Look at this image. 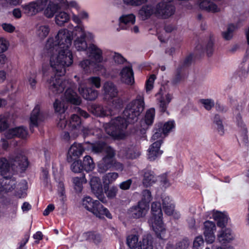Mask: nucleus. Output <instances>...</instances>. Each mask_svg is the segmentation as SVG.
<instances>
[{
  "mask_svg": "<svg viewBox=\"0 0 249 249\" xmlns=\"http://www.w3.org/2000/svg\"><path fill=\"white\" fill-rule=\"evenodd\" d=\"M73 34L76 36L73 45L77 51L88 50L86 36L90 39L94 37L91 33L85 31L83 25H80L76 26L73 32L66 28L60 29L54 36H50L46 42L45 51L49 58V65L58 75H64L66 68L71 66L73 63V55L70 49Z\"/></svg>",
  "mask_w": 249,
  "mask_h": 249,
  "instance_id": "f257e3e1",
  "label": "nucleus"
},
{
  "mask_svg": "<svg viewBox=\"0 0 249 249\" xmlns=\"http://www.w3.org/2000/svg\"><path fill=\"white\" fill-rule=\"evenodd\" d=\"M49 89L54 94L62 93L65 89H67L64 94V98L66 102L75 105L81 103V99L74 91L73 88L75 84L71 80L63 79L58 76H52L47 81Z\"/></svg>",
  "mask_w": 249,
  "mask_h": 249,
  "instance_id": "f03ea898",
  "label": "nucleus"
},
{
  "mask_svg": "<svg viewBox=\"0 0 249 249\" xmlns=\"http://www.w3.org/2000/svg\"><path fill=\"white\" fill-rule=\"evenodd\" d=\"M10 162L11 166L5 158H0V175L4 177L7 173H10L11 169L15 170L16 168L24 171L28 165L26 157L21 152L14 156L11 159Z\"/></svg>",
  "mask_w": 249,
  "mask_h": 249,
  "instance_id": "7ed1b4c3",
  "label": "nucleus"
},
{
  "mask_svg": "<svg viewBox=\"0 0 249 249\" xmlns=\"http://www.w3.org/2000/svg\"><path fill=\"white\" fill-rule=\"evenodd\" d=\"M151 212L152 216L149 220V223L157 236L163 239L165 237V230L162 223V213L160 202H154L152 203Z\"/></svg>",
  "mask_w": 249,
  "mask_h": 249,
  "instance_id": "20e7f679",
  "label": "nucleus"
},
{
  "mask_svg": "<svg viewBox=\"0 0 249 249\" xmlns=\"http://www.w3.org/2000/svg\"><path fill=\"white\" fill-rule=\"evenodd\" d=\"M128 123L123 117L119 116L114 118L108 123L105 124V129L109 135L117 139L124 137Z\"/></svg>",
  "mask_w": 249,
  "mask_h": 249,
  "instance_id": "39448f33",
  "label": "nucleus"
},
{
  "mask_svg": "<svg viewBox=\"0 0 249 249\" xmlns=\"http://www.w3.org/2000/svg\"><path fill=\"white\" fill-rule=\"evenodd\" d=\"M82 205L97 217L102 218L105 215L109 219L112 218V215L107 208L104 207L99 201L93 200L89 196H87L83 198Z\"/></svg>",
  "mask_w": 249,
  "mask_h": 249,
  "instance_id": "423d86ee",
  "label": "nucleus"
},
{
  "mask_svg": "<svg viewBox=\"0 0 249 249\" xmlns=\"http://www.w3.org/2000/svg\"><path fill=\"white\" fill-rule=\"evenodd\" d=\"M126 244L131 249H153L151 237L148 235L143 236L141 243L139 242L138 235L130 234L127 237Z\"/></svg>",
  "mask_w": 249,
  "mask_h": 249,
  "instance_id": "0eeeda50",
  "label": "nucleus"
},
{
  "mask_svg": "<svg viewBox=\"0 0 249 249\" xmlns=\"http://www.w3.org/2000/svg\"><path fill=\"white\" fill-rule=\"evenodd\" d=\"M48 0H35L21 6L23 13L28 16H34L42 12Z\"/></svg>",
  "mask_w": 249,
  "mask_h": 249,
  "instance_id": "6e6552de",
  "label": "nucleus"
},
{
  "mask_svg": "<svg viewBox=\"0 0 249 249\" xmlns=\"http://www.w3.org/2000/svg\"><path fill=\"white\" fill-rule=\"evenodd\" d=\"M155 16L161 18H168L173 16L176 11L174 5L167 2H160L155 6Z\"/></svg>",
  "mask_w": 249,
  "mask_h": 249,
  "instance_id": "1a4fd4ad",
  "label": "nucleus"
},
{
  "mask_svg": "<svg viewBox=\"0 0 249 249\" xmlns=\"http://www.w3.org/2000/svg\"><path fill=\"white\" fill-rule=\"evenodd\" d=\"M241 107L234 111V114L235 116V119L238 125L240 127V135L239 136L238 141L240 146L248 149L249 147V140L247 135V130L245 127V125L242 122V117L240 113Z\"/></svg>",
  "mask_w": 249,
  "mask_h": 249,
  "instance_id": "9d476101",
  "label": "nucleus"
},
{
  "mask_svg": "<svg viewBox=\"0 0 249 249\" xmlns=\"http://www.w3.org/2000/svg\"><path fill=\"white\" fill-rule=\"evenodd\" d=\"M87 51L88 56L93 58L95 61L94 65L96 71L102 70L103 66L99 63H102L104 61L102 50L96 45L90 43L89 44Z\"/></svg>",
  "mask_w": 249,
  "mask_h": 249,
  "instance_id": "9b49d317",
  "label": "nucleus"
},
{
  "mask_svg": "<svg viewBox=\"0 0 249 249\" xmlns=\"http://www.w3.org/2000/svg\"><path fill=\"white\" fill-rule=\"evenodd\" d=\"M105 156L98 163V167L99 172L104 173L110 168L115 160L114 159L115 155V152L112 147H107L106 149Z\"/></svg>",
  "mask_w": 249,
  "mask_h": 249,
  "instance_id": "f8f14e48",
  "label": "nucleus"
},
{
  "mask_svg": "<svg viewBox=\"0 0 249 249\" xmlns=\"http://www.w3.org/2000/svg\"><path fill=\"white\" fill-rule=\"evenodd\" d=\"M90 186L92 193L97 198L104 203H107V199L104 196L103 186L99 177L90 175Z\"/></svg>",
  "mask_w": 249,
  "mask_h": 249,
  "instance_id": "ddd939ff",
  "label": "nucleus"
},
{
  "mask_svg": "<svg viewBox=\"0 0 249 249\" xmlns=\"http://www.w3.org/2000/svg\"><path fill=\"white\" fill-rule=\"evenodd\" d=\"M85 148L81 143L74 142L69 148L67 155V160L71 162L79 158L83 153Z\"/></svg>",
  "mask_w": 249,
  "mask_h": 249,
  "instance_id": "4468645a",
  "label": "nucleus"
},
{
  "mask_svg": "<svg viewBox=\"0 0 249 249\" xmlns=\"http://www.w3.org/2000/svg\"><path fill=\"white\" fill-rule=\"evenodd\" d=\"M81 127L82 123L80 118L78 115L72 114L68 124V128L71 133V137L76 138L79 134Z\"/></svg>",
  "mask_w": 249,
  "mask_h": 249,
  "instance_id": "2eb2a0df",
  "label": "nucleus"
},
{
  "mask_svg": "<svg viewBox=\"0 0 249 249\" xmlns=\"http://www.w3.org/2000/svg\"><path fill=\"white\" fill-rule=\"evenodd\" d=\"M235 239V235L233 231L229 229H222L218 231L217 240L221 244L230 243Z\"/></svg>",
  "mask_w": 249,
  "mask_h": 249,
  "instance_id": "dca6fc26",
  "label": "nucleus"
},
{
  "mask_svg": "<svg viewBox=\"0 0 249 249\" xmlns=\"http://www.w3.org/2000/svg\"><path fill=\"white\" fill-rule=\"evenodd\" d=\"M161 145L160 139L153 142L149 146L147 150V159L150 161H154L162 155L163 152L160 149Z\"/></svg>",
  "mask_w": 249,
  "mask_h": 249,
  "instance_id": "f3484780",
  "label": "nucleus"
},
{
  "mask_svg": "<svg viewBox=\"0 0 249 249\" xmlns=\"http://www.w3.org/2000/svg\"><path fill=\"white\" fill-rule=\"evenodd\" d=\"M149 207L142 202H138L137 206L132 207L129 210L130 214L135 218L144 217L148 212Z\"/></svg>",
  "mask_w": 249,
  "mask_h": 249,
  "instance_id": "a211bd4d",
  "label": "nucleus"
},
{
  "mask_svg": "<svg viewBox=\"0 0 249 249\" xmlns=\"http://www.w3.org/2000/svg\"><path fill=\"white\" fill-rule=\"evenodd\" d=\"M79 93L87 100H95L98 96V91L90 88H87L84 85L80 84L78 88Z\"/></svg>",
  "mask_w": 249,
  "mask_h": 249,
  "instance_id": "6ab92c4d",
  "label": "nucleus"
},
{
  "mask_svg": "<svg viewBox=\"0 0 249 249\" xmlns=\"http://www.w3.org/2000/svg\"><path fill=\"white\" fill-rule=\"evenodd\" d=\"M127 107L132 108L136 114L140 115L144 108L143 95L142 94H138L136 98L128 104Z\"/></svg>",
  "mask_w": 249,
  "mask_h": 249,
  "instance_id": "aec40b11",
  "label": "nucleus"
},
{
  "mask_svg": "<svg viewBox=\"0 0 249 249\" xmlns=\"http://www.w3.org/2000/svg\"><path fill=\"white\" fill-rule=\"evenodd\" d=\"M104 99L109 100L115 98L118 94L117 89L115 85L111 82H106L103 85Z\"/></svg>",
  "mask_w": 249,
  "mask_h": 249,
  "instance_id": "412c9836",
  "label": "nucleus"
},
{
  "mask_svg": "<svg viewBox=\"0 0 249 249\" xmlns=\"http://www.w3.org/2000/svg\"><path fill=\"white\" fill-rule=\"evenodd\" d=\"M28 135L26 129L23 126H19L9 129L5 133V137L7 139H12L14 137L25 138Z\"/></svg>",
  "mask_w": 249,
  "mask_h": 249,
  "instance_id": "4be33fe9",
  "label": "nucleus"
},
{
  "mask_svg": "<svg viewBox=\"0 0 249 249\" xmlns=\"http://www.w3.org/2000/svg\"><path fill=\"white\" fill-rule=\"evenodd\" d=\"M121 80L128 85H132L134 82L133 72L131 67L124 68L120 73Z\"/></svg>",
  "mask_w": 249,
  "mask_h": 249,
  "instance_id": "5701e85b",
  "label": "nucleus"
},
{
  "mask_svg": "<svg viewBox=\"0 0 249 249\" xmlns=\"http://www.w3.org/2000/svg\"><path fill=\"white\" fill-rule=\"evenodd\" d=\"M51 28L47 24H38L36 26L35 35L40 40H44L49 35Z\"/></svg>",
  "mask_w": 249,
  "mask_h": 249,
  "instance_id": "b1692460",
  "label": "nucleus"
},
{
  "mask_svg": "<svg viewBox=\"0 0 249 249\" xmlns=\"http://www.w3.org/2000/svg\"><path fill=\"white\" fill-rule=\"evenodd\" d=\"M162 201V207L165 213L168 215H171L175 211V205L173 200L168 196H163Z\"/></svg>",
  "mask_w": 249,
  "mask_h": 249,
  "instance_id": "393cba45",
  "label": "nucleus"
},
{
  "mask_svg": "<svg viewBox=\"0 0 249 249\" xmlns=\"http://www.w3.org/2000/svg\"><path fill=\"white\" fill-rule=\"evenodd\" d=\"M59 9V6L58 4H56L52 1H49V0H48L47 6L42 11L44 16L46 18H51L56 14V12Z\"/></svg>",
  "mask_w": 249,
  "mask_h": 249,
  "instance_id": "a878e982",
  "label": "nucleus"
},
{
  "mask_svg": "<svg viewBox=\"0 0 249 249\" xmlns=\"http://www.w3.org/2000/svg\"><path fill=\"white\" fill-rule=\"evenodd\" d=\"M43 120V116L40 113V107L36 106L32 112L30 117V129L34 126H37L39 122Z\"/></svg>",
  "mask_w": 249,
  "mask_h": 249,
  "instance_id": "bb28decb",
  "label": "nucleus"
},
{
  "mask_svg": "<svg viewBox=\"0 0 249 249\" xmlns=\"http://www.w3.org/2000/svg\"><path fill=\"white\" fill-rule=\"evenodd\" d=\"M158 180V178L154 172L151 170L145 171L142 179V183L146 187H150L155 184Z\"/></svg>",
  "mask_w": 249,
  "mask_h": 249,
  "instance_id": "cd10ccee",
  "label": "nucleus"
},
{
  "mask_svg": "<svg viewBox=\"0 0 249 249\" xmlns=\"http://www.w3.org/2000/svg\"><path fill=\"white\" fill-rule=\"evenodd\" d=\"M212 217L217 222V226L219 227L224 228L228 223L227 215L222 213L213 211L212 213Z\"/></svg>",
  "mask_w": 249,
  "mask_h": 249,
  "instance_id": "c85d7f7f",
  "label": "nucleus"
},
{
  "mask_svg": "<svg viewBox=\"0 0 249 249\" xmlns=\"http://www.w3.org/2000/svg\"><path fill=\"white\" fill-rule=\"evenodd\" d=\"M155 7L149 5H144L139 10V15L142 20H145L151 15H155Z\"/></svg>",
  "mask_w": 249,
  "mask_h": 249,
  "instance_id": "c756f323",
  "label": "nucleus"
},
{
  "mask_svg": "<svg viewBox=\"0 0 249 249\" xmlns=\"http://www.w3.org/2000/svg\"><path fill=\"white\" fill-rule=\"evenodd\" d=\"M70 19V15L66 12L61 11L56 13L55 16V23L60 27H62Z\"/></svg>",
  "mask_w": 249,
  "mask_h": 249,
  "instance_id": "7c9ffc66",
  "label": "nucleus"
},
{
  "mask_svg": "<svg viewBox=\"0 0 249 249\" xmlns=\"http://www.w3.org/2000/svg\"><path fill=\"white\" fill-rule=\"evenodd\" d=\"M139 114H136L132 108L126 107L123 112L124 117L127 123H134L138 120Z\"/></svg>",
  "mask_w": 249,
  "mask_h": 249,
  "instance_id": "2f4dec72",
  "label": "nucleus"
},
{
  "mask_svg": "<svg viewBox=\"0 0 249 249\" xmlns=\"http://www.w3.org/2000/svg\"><path fill=\"white\" fill-rule=\"evenodd\" d=\"M124 154L126 158L133 159L139 157L141 155V152L138 147L131 146L124 151Z\"/></svg>",
  "mask_w": 249,
  "mask_h": 249,
  "instance_id": "473e14b6",
  "label": "nucleus"
},
{
  "mask_svg": "<svg viewBox=\"0 0 249 249\" xmlns=\"http://www.w3.org/2000/svg\"><path fill=\"white\" fill-rule=\"evenodd\" d=\"M92 113L96 116L104 117L108 115H112L114 114L112 110H106L103 107L97 105H93L91 106Z\"/></svg>",
  "mask_w": 249,
  "mask_h": 249,
  "instance_id": "72a5a7b5",
  "label": "nucleus"
},
{
  "mask_svg": "<svg viewBox=\"0 0 249 249\" xmlns=\"http://www.w3.org/2000/svg\"><path fill=\"white\" fill-rule=\"evenodd\" d=\"M82 164L84 170L87 172L92 171L95 166L93 159L89 156H86L83 158Z\"/></svg>",
  "mask_w": 249,
  "mask_h": 249,
  "instance_id": "f704fd0d",
  "label": "nucleus"
},
{
  "mask_svg": "<svg viewBox=\"0 0 249 249\" xmlns=\"http://www.w3.org/2000/svg\"><path fill=\"white\" fill-rule=\"evenodd\" d=\"M94 63L95 62L89 59H84L79 62L78 66L85 73H89L91 71V67ZM94 69L96 70L95 68Z\"/></svg>",
  "mask_w": 249,
  "mask_h": 249,
  "instance_id": "c9c22d12",
  "label": "nucleus"
},
{
  "mask_svg": "<svg viewBox=\"0 0 249 249\" xmlns=\"http://www.w3.org/2000/svg\"><path fill=\"white\" fill-rule=\"evenodd\" d=\"M120 24H124L125 25H133L135 22V16L132 14L123 15L119 18Z\"/></svg>",
  "mask_w": 249,
  "mask_h": 249,
  "instance_id": "e433bc0d",
  "label": "nucleus"
},
{
  "mask_svg": "<svg viewBox=\"0 0 249 249\" xmlns=\"http://www.w3.org/2000/svg\"><path fill=\"white\" fill-rule=\"evenodd\" d=\"M17 188L16 195L19 198L24 197L26 196L25 190L27 189V183L25 180H22L16 186Z\"/></svg>",
  "mask_w": 249,
  "mask_h": 249,
  "instance_id": "4c0bfd02",
  "label": "nucleus"
},
{
  "mask_svg": "<svg viewBox=\"0 0 249 249\" xmlns=\"http://www.w3.org/2000/svg\"><path fill=\"white\" fill-rule=\"evenodd\" d=\"M5 189L9 188V189H6V193L12 191L16 186V181L14 178H8L7 177L4 176V179H3Z\"/></svg>",
  "mask_w": 249,
  "mask_h": 249,
  "instance_id": "58836bf2",
  "label": "nucleus"
},
{
  "mask_svg": "<svg viewBox=\"0 0 249 249\" xmlns=\"http://www.w3.org/2000/svg\"><path fill=\"white\" fill-rule=\"evenodd\" d=\"M119 177L116 172H110L106 174L103 177V182L105 184H109L114 182Z\"/></svg>",
  "mask_w": 249,
  "mask_h": 249,
  "instance_id": "ea45409f",
  "label": "nucleus"
},
{
  "mask_svg": "<svg viewBox=\"0 0 249 249\" xmlns=\"http://www.w3.org/2000/svg\"><path fill=\"white\" fill-rule=\"evenodd\" d=\"M152 196L149 190H144L142 193V198L139 202H142L149 207V203L152 200Z\"/></svg>",
  "mask_w": 249,
  "mask_h": 249,
  "instance_id": "a19ab883",
  "label": "nucleus"
},
{
  "mask_svg": "<svg viewBox=\"0 0 249 249\" xmlns=\"http://www.w3.org/2000/svg\"><path fill=\"white\" fill-rule=\"evenodd\" d=\"M155 110L151 108L147 110L145 116V122L147 125H151L155 118Z\"/></svg>",
  "mask_w": 249,
  "mask_h": 249,
  "instance_id": "79ce46f5",
  "label": "nucleus"
},
{
  "mask_svg": "<svg viewBox=\"0 0 249 249\" xmlns=\"http://www.w3.org/2000/svg\"><path fill=\"white\" fill-rule=\"evenodd\" d=\"M27 82L32 89L35 90L36 89L37 84L36 72L30 73L27 76Z\"/></svg>",
  "mask_w": 249,
  "mask_h": 249,
  "instance_id": "37998d69",
  "label": "nucleus"
},
{
  "mask_svg": "<svg viewBox=\"0 0 249 249\" xmlns=\"http://www.w3.org/2000/svg\"><path fill=\"white\" fill-rule=\"evenodd\" d=\"M83 236L86 239L89 241H92L95 244L99 243L101 240V238L99 235L90 231L84 233L83 234Z\"/></svg>",
  "mask_w": 249,
  "mask_h": 249,
  "instance_id": "c03bdc74",
  "label": "nucleus"
},
{
  "mask_svg": "<svg viewBox=\"0 0 249 249\" xmlns=\"http://www.w3.org/2000/svg\"><path fill=\"white\" fill-rule=\"evenodd\" d=\"M107 147H111L105 143H100L92 145V151L95 153L103 152L106 153V149Z\"/></svg>",
  "mask_w": 249,
  "mask_h": 249,
  "instance_id": "a18cd8bd",
  "label": "nucleus"
},
{
  "mask_svg": "<svg viewBox=\"0 0 249 249\" xmlns=\"http://www.w3.org/2000/svg\"><path fill=\"white\" fill-rule=\"evenodd\" d=\"M185 78V74L183 68L179 67L176 71L175 76L174 79L175 83H177Z\"/></svg>",
  "mask_w": 249,
  "mask_h": 249,
  "instance_id": "49530a36",
  "label": "nucleus"
},
{
  "mask_svg": "<svg viewBox=\"0 0 249 249\" xmlns=\"http://www.w3.org/2000/svg\"><path fill=\"white\" fill-rule=\"evenodd\" d=\"M53 107L55 112L59 113V114H64L65 111L64 101L56 100L53 104Z\"/></svg>",
  "mask_w": 249,
  "mask_h": 249,
  "instance_id": "de8ad7c7",
  "label": "nucleus"
},
{
  "mask_svg": "<svg viewBox=\"0 0 249 249\" xmlns=\"http://www.w3.org/2000/svg\"><path fill=\"white\" fill-rule=\"evenodd\" d=\"M175 124L174 121H169L166 122L160 128L163 131V134H166L170 132L175 128Z\"/></svg>",
  "mask_w": 249,
  "mask_h": 249,
  "instance_id": "09e8293b",
  "label": "nucleus"
},
{
  "mask_svg": "<svg viewBox=\"0 0 249 249\" xmlns=\"http://www.w3.org/2000/svg\"><path fill=\"white\" fill-rule=\"evenodd\" d=\"M204 232H215L216 227L213 222L208 220L204 223Z\"/></svg>",
  "mask_w": 249,
  "mask_h": 249,
  "instance_id": "8fccbe9b",
  "label": "nucleus"
},
{
  "mask_svg": "<svg viewBox=\"0 0 249 249\" xmlns=\"http://www.w3.org/2000/svg\"><path fill=\"white\" fill-rule=\"evenodd\" d=\"M214 124L218 133L220 135H222L224 133V126L222 124L221 120L217 115H216L214 117Z\"/></svg>",
  "mask_w": 249,
  "mask_h": 249,
  "instance_id": "3c124183",
  "label": "nucleus"
},
{
  "mask_svg": "<svg viewBox=\"0 0 249 249\" xmlns=\"http://www.w3.org/2000/svg\"><path fill=\"white\" fill-rule=\"evenodd\" d=\"M72 181L75 186L77 187L79 190L82 189V184L87 182L85 175H82L80 177H74L73 178Z\"/></svg>",
  "mask_w": 249,
  "mask_h": 249,
  "instance_id": "603ef678",
  "label": "nucleus"
},
{
  "mask_svg": "<svg viewBox=\"0 0 249 249\" xmlns=\"http://www.w3.org/2000/svg\"><path fill=\"white\" fill-rule=\"evenodd\" d=\"M235 26L233 24L229 25L227 30L223 33V36L226 40H230L232 37V33L235 30Z\"/></svg>",
  "mask_w": 249,
  "mask_h": 249,
  "instance_id": "864d4df0",
  "label": "nucleus"
},
{
  "mask_svg": "<svg viewBox=\"0 0 249 249\" xmlns=\"http://www.w3.org/2000/svg\"><path fill=\"white\" fill-rule=\"evenodd\" d=\"M71 170L74 173H80L83 170L82 161L80 160H77L73 162L71 165Z\"/></svg>",
  "mask_w": 249,
  "mask_h": 249,
  "instance_id": "5fc2aeb1",
  "label": "nucleus"
},
{
  "mask_svg": "<svg viewBox=\"0 0 249 249\" xmlns=\"http://www.w3.org/2000/svg\"><path fill=\"white\" fill-rule=\"evenodd\" d=\"M118 189L116 186H111L108 188L107 190H105V193L107 197L109 199L115 197L118 193Z\"/></svg>",
  "mask_w": 249,
  "mask_h": 249,
  "instance_id": "6e6d98bb",
  "label": "nucleus"
},
{
  "mask_svg": "<svg viewBox=\"0 0 249 249\" xmlns=\"http://www.w3.org/2000/svg\"><path fill=\"white\" fill-rule=\"evenodd\" d=\"M88 82L97 89L101 87V78L98 76L90 77L88 79Z\"/></svg>",
  "mask_w": 249,
  "mask_h": 249,
  "instance_id": "4d7b16f0",
  "label": "nucleus"
},
{
  "mask_svg": "<svg viewBox=\"0 0 249 249\" xmlns=\"http://www.w3.org/2000/svg\"><path fill=\"white\" fill-rule=\"evenodd\" d=\"M200 103L203 105L207 110H210L214 106V101L212 99H202L200 100Z\"/></svg>",
  "mask_w": 249,
  "mask_h": 249,
  "instance_id": "13d9d810",
  "label": "nucleus"
},
{
  "mask_svg": "<svg viewBox=\"0 0 249 249\" xmlns=\"http://www.w3.org/2000/svg\"><path fill=\"white\" fill-rule=\"evenodd\" d=\"M156 78L155 75H151L147 80L145 89L147 92L150 91L153 88V83Z\"/></svg>",
  "mask_w": 249,
  "mask_h": 249,
  "instance_id": "bf43d9fd",
  "label": "nucleus"
},
{
  "mask_svg": "<svg viewBox=\"0 0 249 249\" xmlns=\"http://www.w3.org/2000/svg\"><path fill=\"white\" fill-rule=\"evenodd\" d=\"M110 55L113 58L115 63L117 64H122L124 61V57L119 53L111 52Z\"/></svg>",
  "mask_w": 249,
  "mask_h": 249,
  "instance_id": "052dcab7",
  "label": "nucleus"
},
{
  "mask_svg": "<svg viewBox=\"0 0 249 249\" xmlns=\"http://www.w3.org/2000/svg\"><path fill=\"white\" fill-rule=\"evenodd\" d=\"M166 134H163V131L160 128H159V130L155 132V133L152 137V140L154 141H158L160 139L161 140V143L162 142V139L165 137Z\"/></svg>",
  "mask_w": 249,
  "mask_h": 249,
  "instance_id": "680f3d73",
  "label": "nucleus"
},
{
  "mask_svg": "<svg viewBox=\"0 0 249 249\" xmlns=\"http://www.w3.org/2000/svg\"><path fill=\"white\" fill-rule=\"evenodd\" d=\"M206 242L208 244L213 243L215 239L214 232H204Z\"/></svg>",
  "mask_w": 249,
  "mask_h": 249,
  "instance_id": "e2e57ef3",
  "label": "nucleus"
},
{
  "mask_svg": "<svg viewBox=\"0 0 249 249\" xmlns=\"http://www.w3.org/2000/svg\"><path fill=\"white\" fill-rule=\"evenodd\" d=\"M8 42L3 38H0V53L6 52L8 48Z\"/></svg>",
  "mask_w": 249,
  "mask_h": 249,
  "instance_id": "0e129e2a",
  "label": "nucleus"
},
{
  "mask_svg": "<svg viewBox=\"0 0 249 249\" xmlns=\"http://www.w3.org/2000/svg\"><path fill=\"white\" fill-rule=\"evenodd\" d=\"M132 183L131 179H128L125 181H123L120 183L119 186L120 188L123 190H128Z\"/></svg>",
  "mask_w": 249,
  "mask_h": 249,
  "instance_id": "69168bd1",
  "label": "nucleus"
},
{
  "mask_svg": "<svg viewBox=\"0 0 249 249\" xmlns=\"http://www.w3.org/2000/svg\"><path fill=\"white\" fill-rule=\"evenodd\" d=\"M67 125V121L65 119L64 114H59V122L57 123V126L61 129L64 128Z\"/></svg>",
  "mask_w": 249,
  "mask_h": 249,
  "instance_id": "338daca9",
  "label": "nucleus"
},
{
  "mask_svg": "<svg viewBox=\"0 0 249 249\" xmlns=\"http://www.w3.org/2000/svg\"><path fill=\"white\" fill-rule=\"evenodd\" d=\"M204 244V240L202 236L196 237L194 241V249H198L199 247L202 246Z\"/></svg>",
  "mask_w": 249,
  "mask_h": 249,
  "instance_id": "774afa93",
  "label": "nucleus"
}]
</instances>
